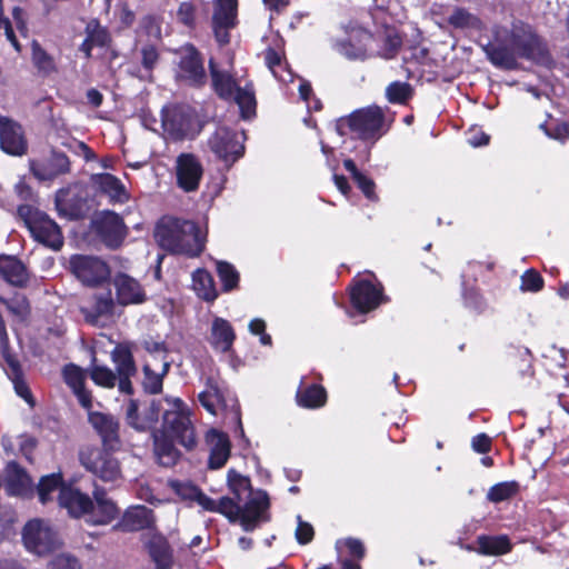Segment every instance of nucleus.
Wrapping results in <instances>:
<instances>
[{
    "instance_id": "bf43d9fd",
    "label": "nucleus",
    "mask_w": 569,
    "mask_h": 569,
    "mask_svg": "<svg viewBox=\"0 0 569 569\" xmlns=\"http://www.w3.org/2000/svg\"><path fill=\"white\" fill-rule=\"evenodd\" d=\"M540 128L550 139L558 140L560 142L569 140V122L567 121H561L552 127H549L547 123H542L540 124Z\"/></svg>"
},
{
    "instance_id": "20e7f679",
    "label": "nucleus",
    "mask_w": 569,
    "mask_h": 569,
    "mask_svg": "<svg viewBox=\"0 0 569 569\" xmlns=\"http://www.w3.org/2000/svg\"><path fill=\"white\" fill-rule=\"evenodd\" d=\"M120 449L88 445L79 450L80 465L103 482H113L122 477L121 463L114 456Z\"/></svg>"
},
{
    "instance_id": "0eeeda50",
    "label": "nucleus",
    "mask_w": 569,
    "mask_h": 569,
    "mask_svg": "<svg viewBox=\"0 0 569 569\" xmlns=\"http://www.w3.org/2000/svg\"><path fill=\"white\" fill-rule=\"evenodd\" d=\"M174 409L164 411L162 416V435L174 439L179 445L191 451L197 446L194 427L184 402L174 399Z\"/></svg>"
},
{
    "instance_id": "49530a36",
    "label": "nucleus",
    "mask_w": 569,
    "mask_h": 569,
    "mask_svg": "<svg viewBox=\"0 0 569 569\" xmlns=\"http://www.w3.org/2000/svg\"><path fill=\"white\" fill-rule=\"evenodd\" d=\"M402 37L395 28H387L379 57L386 60L396 58L402 47Z\"/></svg>"
},
{
    "instance_id": "6ab92c4d",
    "label": "nucleus",
    "mask_w": 569,
    "mask_h": 569,
    "mask_svg": "<svg viewBox=\"0 0 569 569\" xmlns=\"http://www.w3.org/2000/svg\"><path fill=\"white\" fill-rule=\"evenodd\" d=\"M88 421L101 440L100 447L121 448L120 422L116 417L100 411H90Z\"/></svg>"
},
{
    "instance_id": "a211bd4d",
    "label": "nucleus",
    "mask_w": 569,
    "mask_h": 569,
    "mask_svg": "<svg viewBox=\"0 0 569 569\" xmlns=\"http://www.w3.org/2000/svg\"><path fill=\"white\" fill-rule=\"evenodd\" d=\"M156 529L154 511L143 505L131 506L124 510L118 522L113 525V531L138 532Z\"/></svg>"
},
{
    "instance_id": "39448f33",
    "label": "nucleus",
    "mask_w": 569,
    "mask_h": 569,
    "mask_svg": "<svg viewBox=\"0 0 569 569\" xmlns=\"http://www.w3.org/2000/svg\"><path fill=\"white\" fill-rule=\"evenodd\" d=\"M18 214L23 219L34 240L53 250L62 248L63 236L61 229L48 214L30 204L19 206Z\"/></svg>"
},
{
    "instance_id": "79ce46f5",
    "label": "nucleus",
    "mask_w": 569,
    "mask_h": 569,
    "mask_svg": "<svg viewBox=\"0 0 569 569\" xmlns=\"http://www.w3.org/2000/svg\"><path fill=\"white\" fill-rule=\"evenodd\" d=\"M447 22L455 29L480 30L482 28L481 19L461 7L455 8Z\"/></svg>"
},
{
    "instance_id": "dca6fc26",
    "label": "nucleus",
    "mask_w": 569,
    "mask_h": 569,
    "mask_svg": "<svg viewBox=\"0 0 569 569\" xmlns=\"http://www.w3.org/2000/svg\"><path fill=\"white\" fill-rule=\"evenodd\" d=\"M0 149L14 157H21L28 151V141L22 126L6 116H0Z\"/></svg>"
},
{
    "instance_id": "de8ad7c7",
    "label": "nucleus",
    "mask_w": 569,
    "mask_h": 569,
    "mask_svg": "<svg viewBox=\"0 0 569 569\" xmlns=\"http://www.w3.org/2000/svg\"><path fill=\"white\" fill-rule=\"evenodd\" d=\"M413 96L410 83L393 81L386 89V97L390 103L406 104Z\"/></svg>"
},
{
    "instance_id": "4468645a",
    "label": "nucleus",
    "mask_w": 569,
    "mask_h": 569,
    "mask_svg": "<svg viewBox=\"0 0 569 569\" xmlns=\"http://www.w3.org/2000/svg\"><path fill=\"white\" fill-rule=\"evenodd\" d=\"M238 24V0H217L212 14V31L219 46L230 42L229 31Z\"/></svg>"
},
{
    "instance_id": "37998d69",
    "label": "nucleus",
    "mask_w": 569,
    "mask_h": 569,
    "mask_svg": "<svg viewBox=\"0 0 569 569\" xmlns=\"http://www.w3.org/2000/svg\"><path fill=\"white\" fill-rule=\"evenodd\" d=\"M216 270L223 292H231L239 288L240 274L232 263L218 261Z\"/></svg>"
},
{
    "instance_id": "a19ab883",
    "label": "nucleus",
    "mask_w": 569,
    "mask_h": 569,
    "mask_svg": "<svg viewBox=\"0 0 569 569\" xmlns=\"http://www.w3.org/2000/svg\"><path fill=\"white\" fill-rule=\"evenodd\" d=\"M174 441L164 435L154 439V451L162 466L170 467L178 461L180 453L174 447Z\"/></svg>"
},
{
    "instance_id": "774afa93",
    "label": "nucleus",
    "mask_w": 569,
    "mask_h": 569,
    "mask_svg": "<svg viewBox=\"0 0 569 569\" xmlns=\"http://www.w3.org/2000/svg\"><path fill=\"white\" fill-rule=\"evenodd\" d=\"M178 20L188 28L196 26V7L192 2H181L177 11Z\"/></svg>"
},
{
    "instance_id": "8fccbe9b",
    "label": "nucleus",
    "mask_w": 569,
    "mask_h": 569,
    "mask_svg": "<svg viewBox=\"0 0 569 569\" xmlns=\"http://www.w3.org/2000/svg\"><path fill=\"white\" fill-rule=\"evenodd\" d=\"M63 382L71 389L86 385V371L76 363H67L61 370Z\"/></svg>"
},
{
    "instance_id": "69168bd1",
    "label": "nucleus",
    "mask_w": 569,
    "mask_h": 569,
    "mask_svg": "<svg viewBox=\"0 0 569 569\" xmlns=\"http://www.w3.org/2000/svg\"><path fill=\"white\" fill-rule=\"evenodd\" d=\"M49 569H82L80 561L70 555H57L48 563Z\"/></svg>"
},
{
    "instance_id": "4be33fe9",
    "label": "nucleus",
    "mask_w": 569,
    "mask_h": 569,
    "mask_svg": "<svg viewBox=\"0 0 569 569\" xmlns=\"http://www.w3.org/2000/svg\"><path fill=\"white\" fill-rule=\"evenodd\" d=\"M373 39V33L365 28H353L347 39L337 42L339 53L349 60H366L368 43Z\"/></svg>"
},
{
    "instance_id": "393cba45",
    "label": "nucleus",
    "mask_w": 569,
    "mask_h": 569,
    "mask_svg": "<svg viewBox=\"0 0 569 569\" xmlns=\"http://www.w3.org/2000/svg\"><path fill=\"white\" fill-rule=\"evenodd\" d=\"M208 68L212 91L221 100H231L239 88L236 78L229 71L221 69L213 58L209 59Z\"/></svg>"
},
{
    "instance_id": "1a4fd4ad",
    "label": "nucleus",
    "mask_w": 569,
    "mask_h": 569,
    "mask_svg": "<svg viewBox=\"0 0 569 569\" xmlns=\"http://www.w3.org/2000/svg\"><path fill=\"white\" fill-rule=\"evenodd\" d=\"M176 79L193 89H202L207 84L204 59L193 43L188 42L181 47Z\"/></svg>"
},
{
    "instance_id": "864d4df0",
    "label": "nucleus",
    "mask_w": 569,
    "mask_h": 569,
    "mask_svg": "<svg viewBox=\"0 0 569 569\" xmlns=\"http://www.w3.org/2000/svg\"><path fill=\"white\" fill-rule=\"evenodd\" d=\"M236 498L221 497L216 505L214 512L223 515L230 521L238 520L241 511V506Z\"/></svg>"
},
{
    "instance_id": "bb28decb",
    "label": "nucleus",
    "mask_w": 569,
    "mask_h": 569,
    "mask_svg": "<svg viewBox=\"0 0 569 569\" xmlns=\"http://www.w3.org/2000/svg\"><path fill=\"white\" fill-rule=\"evenodd\" d=\"M146 549L157 569H171L173 567V549L169 540L161 532H153L146 542Z\"/></svg>"
},
{
    "instance_id": "6e6552de",
    "label": "nucleus",
    "mask_w": 569,
    "mask_h": 569,
    "mask_svg": "<svg viewBox=\"0 0 569 569\" xmlns=\"http://www.w3.org/2000/svg\"><path fill=\"white\" fill-rule=\"evenodd\" d=\"M348 291L350 305L359 315H367L389 301L382 283L368 278L353 279Z\"/></svg>"
},
{
    "instance_id": "13d9d810",
    "label": "nucleus",
    "mask_w": 569,
    "mask_h": 569,
    "mask_svg": "<svg viewBox=\"0 0 569 569\" xmlns=\"http://www.w3.org/2000/svg\"><path fill=\"white\" fill-rule=\"evenodd\" d=\"M0 351L4 362L8 366L7 375L9 379L19 378L20 376H23L24 373L20 365V361L11 352L10 345H8L7 347H0Z\"/></svg>"
},
{
    "instance_id": "58836bf2",
    "label": "nucleus",
    "mask_w": 569,
    "mask_h": 569,
    "mask_svg": "<svg viewBox=\"0 0 569 569\" xmlns=\"http://www.w3.org/2000/svg\"><path fill=\"white\" fill-rule=\"evenodd\" d=\"M270 508V499L264 490H259L241 507L240 515L253 518L256 520H268L262 515Z\"/></svg>"
},
{
    "instance_id": "7ed1b4c3",
    "label": "nucleus",
    "mask_w": 569,
    "mask_h": 569,
    "mask_svg": "<svg viewBox=\"0 0 569 569\" xmlns=\"http://www.w3.org/2000/svg\"><path fill=\"white\" fill-rule=\"evenodd\" d=\"M385 122L381 108L370 106L352 111L336 120V131L340 137H350L362 141L376 140Z\"/></svg>"
},
{
    "instance_id": "ddd939ff",
    "label": "nucleus",
    "mask_w": 569,
    "mask_h": 569,
    "mask_svg": "<svg viewBox=\"0 0 569 569\" xmlns=\"http://www.w3.org/2000/svg\"><path fill=\"white\" fill-rule=\"evenodd\" d=\"M203 166L194 153L182 152L176 159V183L184 192L199 189L203 178Z\"/></svg>"
},
{
    "instance_id": "ea45409f",
    "label": "nucleus",
    "mask_w": 569,
    "mask_h": 569,
    "mask_svg": "<svg viewBox=\"0 0 569 569\" xmlns=\"http://www.w3.org/2000/svg\"><path fill=\"white\" fill-rule=\"evenodd\" d=\"M89 376L96 386L106 389H112L119 382V378L113 370L104 365H97L96 356L92 357Z\"/></svg>"
},
{
    "instance_id": "a878e982",
    "label": "nucleus",
    "mask_w": 569,
    "mask_h": 569,
    "mask_svg": "<svg viewBox=\"0 0 569 569\" xmlns=\"http://www.w3.org/2000/svg\"><path fill=\"white\" fill-rule=\"evenodd\" d=\"M0 277L16 288H24L30 281L28 268L16 256L0 254Z\"/></svg>"
},
{
    "instance_id": "603ef678",
    "label": "nucleus",
    "mask_w": 569,
    "mask_h": 569,
    "mask_svg": "<svg viewBox=\"0 0 569 569\" xmlns=\"http://www.w3.org/2000/svg\"><path fill=\"white\" fill-rule=\"evenodd\" d=\"M520 290L523 292H539L545 287V279L538 270L530 268L526 270L521 278Z\"/></svg>"
},
{
    "instance_id": "5701e85b",
    "label": "nucleus",
    "mask_w": 569,
    "mask_h": 569,
    "mask_svg": "<svg viewBox=\"0 0 569 569\" xmlns=\"http://www.w3.org/2000/svg\"><path fill=\"white\" fill-rule=\"evenodd\" d=\"M206 442L210 446L208 459L209 469L217 470L222 468L231 452V442L228 435L218 429L211 428L206 433Z\"/></svg>"
},
{
    "instance_id": "f8f14e48",
    "label": "nucleus",
    "mask_w": 569,
    "mask_h": 569,
    "mask_svg": "<svg viewBox=\"0 0 569 569\" xmlns=\"http://www.w3.org/2000/svg\"><path fill=\"white\" fill-rule=\"evenodd\" d=\"M26 548L39 556L52 552L58 546L57 533L41 519L29 520L22 529Z\"/></svg>"
},
{
    "instance_id": "c756f323",
    "label": "nucleus",
    "mask_w": 569,
    "mask_h": 569,
    "mask_svg": "<svg viewBox=\"0 0 569 569\" xmlns=\"http://www.w3.org/2000/svg\"><path fill=\"white\" fill-rule=\"evenodd\" d=\"M328 400V393L323 386L312 383L303 386L301 381L300 387L296 392L297 405L305 409H319L322 408Z\"/></svg>"
},
{
    "instance_id": "72a5a7b5",
    "label": "nucleus",
    "mask_w": 569,
    "mask_h": 569,
    "mask_svg": "<svg viewBox=\"0 0 569 569\" xmlns=\"http://www.w3.org/2000/svg\"><path fill=\"white\" fill-rule=\"evenodd\" d=\"M94 183L99 187L102 193L110 197L112 201L126 202L129 196L121 180L111 173H99L93 176Z\"/></svg>"
},
{
    "instance_id": "f257e3e1",
    "label": "nucleus",
    "mask_w": 569,
    "mask_h": 569,
    "mask_svg": "<svg viewBox=\"0 0 569 569\" xmlns=\"http://www.w3.org/2000/svg\"><path fill=\"white\" fill-rule=\"evenodd\" d=\"M483 50L492 66L508 71L519 69L518 59L542 67L553 63L546 39L531 24L521 20L512 22L507 42L489 43Z\"/></svg>"
},
{
    "instance_id": "f03ea898",
    "label": "nucleus",
    "mask_w": 569,
    "mask_h": 569,
    "mask_svg": "<svg viewBox=\"0 0 569 569\" xmlns=\"http://www.w3.org/2000/svg\"><path fill=\"white\" fill-rule=\"evenodd\" d=\"M154 239L164 251L188 258L199 257L206 248L199 224L177 217H162L156 224Z\"/></svg>"
},
{
    "instance_id": "e433bc0d",
    "label": "nucleus",
    "mask_w": 569,
    "mask_h": 569,
    "mask_svg": "<svg viewBox=\"0 0 569 569\" xmlns=\"http://www.w3.org/2000/svg\"><path fill=\"white\" fill-rule=\"evenodd\" d=\"M240 109V116L244 120L253 118L257 113V100L252 84L239 87L232 97Z\"/></svg>"
},
{
    "instance_id": "5fc2aeb1",
    "label": "nucleus",
    "mask_w": 569,
    "mask_h": 569,
    "mask_svg": "<svg viewBox=\"0 0 569 569\" xmlns=\"http://www.w3.org/2000/svg\"><path fill=\"white\" fill-rule=\"evenodd\" d=\"M228 487L238 501L242 500V492L251 489L250 479L231 469L228 471Z\"/></svg>"
},
{
    "instance_id": "4c0bfd02",
    "label": "nucleus",
    "mask_w": 569,
    "mask_h": 569,
    "mask_svg": "<svg viewBox=\"0 0 569 569\" xmlns=\"http://www.w3.org/2000/svg\"><path fill=\"white\" fill-rule=\"evenodd\" d=\"M62 487H68L63 482L61 472H53L40 478L37 486L38 497L41 503H47L52 500V493L61 490Z\"/></svg>"
},
{
    "instance_id": "f3484780",
    "label": "nucleus",
    "mask_w": 569,
    "mask_h": 569,
    "mask_svg": "<svg viewBox=\"0 0 569 569\" xmlns=\"http://www.w3.org/2000/svg\"><path fill=\"white\" fill-rule=\"evenodd\" d=\"M71 162L69 157L56 149H52L50 156L44 161H30V172L39 181H52L60 176L70 173Z\"/></svg>"
},
{
    "instance_id": "c9c22d12",
    "label": "nucleus",
    "mask_w": 569,
    "mask_h": 569,
    "mask_svg": "<svg viewBox=\"0 0 569 569\" xmlns=\"http://www.w3.org/2000/svg\"><path fill=\"white\" fill-rule=\"evenodd\" d=\"M343 167L350 173L352 180L355 181L357 187L362 191L365 197L370 201H377L378 196L376 193L375 181L370 177L361 172L352 159L343 160Z\"/></svg>"
},
{
    "instance_id": "3c124183",
    "label": "nucleus",
    "mask_w": 569,
    "mask_h": 569,
    "mask_svg": "<svg viewBox=\"0 0 569 569\" xmlns=\"http://www.w3.org/2000/svg\"><path fill=\"white\" fill-rule=\"evenodd\" d=\"M143 380L142 389L148 395H159L163 389V375L153 371L149 365L142 368Z\"/></svg>"
},
{
    "instance_id": "09e8293b",
    "label": "nucleus",
    "mask_w": 569,
    "mask_h": 569,
    "mask_svg": "<svg viewBox=\"0 0 569 569\" xmlns=\"http://www.w3.org/2000/svg\"><path fill=\"white\" fill-rule=\"evenodd\" d=\"M86 39L96 47L103 48L111 42V37L107 28L102 27L98 19L90 20L84 29Z\"/></svg>"
},
{
    "instance_id": "2eb2a0df",
    "label": "nucleus",
    "mask_w": 569,
    "mask_h": 569,
    "mask_svg": "<svg viewBox=\"0 0 569 569\" xmlns=\"http://www.w3.org/2000/svg\"><path fill=\"white\" fill-rule=\"evenodd\" d=\"M111 360L116 366V375L119 378V391L132 396L134 388L131 378L137 375L138 369L130 346L124 342L118 343L111 351Z\"/></svg>"
},
{
    "instance_id": "680f3d73",
    "label": "nucleus",
    "mask_w": 569,
    "mask_h": 569,
    "mask_svg": "<svg viewBox=\"0 0 569 569\" xmlns=\"http://www.w3.org/2000/svg\"><path fill=\"white\" fill-rule=\"evenodd\" d=\"M342 543L347 549L348 556L350 557L349 559L360 562L366 557V547L360 539L349 537L346 538Z\"/></svg>"
},
{
    "instance_id": "c85d7f7f",
    "label": "nucleus",
    "mask_w": 569,
    "mask_h": 569,
    "mask_svg": "<svg viewBox=\"0 0 569 569\" xmlns=\"http://www.w3.org/2000/svg\"><path fill=\"white\" fill-rule=\"evenodd\" d=\"M114 301L111 290L108 289L101 293L92 296V305L90 308H82L81 311L84 319L90 325H97L102 317H110L113 313Z\"/></svg>"
},
{
    "instance_id": "e2e57ef3",
    "label": "nucleus",
    "mask_w": 569,
    "mask_h": 569,
    "mask_svg": "<svg viewBox=\"0 0 569 569\" xmlns=\"http://www.w3.org/2000/svg\"><path fill=\"white\" fill-rule=\"evenodd\" d=\"M264 61L273 76L282 81L286 79L279 74L280 69H284L281 54L273 48H268L264 52Z\"/></svg>"
},
{
    "instance_id": "a18cd8bd",
    "label": "nucleus",
    "mask_w": 569,
    "mask_h": 569,
    "mask_svg": "<svg viewBox=\"0 0 569 569\" xmlns=\"http://www.w3.org/2000/svg\"><path fill=\"white\" fill-rule=\"evenodd\" d=\"M31 59L33 66L43 76H49L57 71L54 59L37 41L32 42Z\"/></svg>"
},
{
    "instance_id": "b1692460",
    "label": "nucleus",
    "mask_w": 569,
    "mask_h": 569,
    "mask_svg": "<svg viewBox=\"0 0 569 569\" xmlns=\"http://www.w3.org/2000/svg\"><path fill=\"white\" fill-rule=\"evenodd\" d=\"M117 301L121 306L140 305L147 300L146 291L134 278L118 273L113 279Z\"/></svg>"
},
{
    "instance_id": "4d7b16f0",
    "label": "nucleus",
    "mask_w": 569,
    "mask_h": 569,
    "mask_svg": "<svg viewBox=\"0 0 569 569\" xmlns=\"http://www.w3.org/2000/svg\"><path fill=\"white\" fill-rule=\"evenodd\" d=\"M463 303L477 312H482L487 308V301L477 288H466L463 290Z\"/></svg>"
},
{
    "instance_id": "9b49d317",
    "label": "nucleus",
    "mask_w": 569,
    "mask_h": 569,
    "mask_svg": "<svg viewBox=\"0 0 569 569\" xmlns=\"http://www.w3.org/2000/svg\"><path fill=\"white\" fill-rule=\"evenodd\" d=\"M208 146L214 156L231 167L244 154L243 140L238 131L228 127H218L208 139Z\"/></svg>"
},
{
    "instance_id": "c03bdc74",
    "label": "nucleus",
    "mask_w": 569,
    "mask_h": 569,
    "mask_svg": "<svg viewBox=\"0 0 569 569\" xmlns=\"http://www.w3.org/2000/svg\"><path fill=\"white\" fill-rule=\"evenodd\" d=\"M520 491V485L516 480L498 482L490 487L487 499L490 502L499 503L516 497Z\"/></svg>"
},
{
    "instance_id": "423d86ee",
    "label": "nucleus",
    "mask_w": 569,
    "mask_h": 569,
    "mask_svg": "<svg viewBox=\"0 0 569 569\" xmlns=\"http://www.w3.org/2000/svg\"><path fill=\"white\" fill-rule=\"evenodd\" d=\"M67 270L84 287L98 288L109 283L110 266L100 257L74 253L68 260Z\"/></svg>"
},
{
    "instance_id": "052dcab7",
    "label": "nucleus",
    "mask_w": 569,
    "mask_h": 569,
    "mask_svg": "<svg viewBox=\"0 0 569 569\" xmlns=\"http://www.w3.org/2000/svg\"><path fill=\"white\" fill-rule=\"evenodd\" d=\"M141 417L139 413V402L136 399H130L126 411V421L128 426L137 431H144Z\"/></svg>"
},
{
    "instance_id": "7c9ffc66",
    "label": "nucleus",
    "mask_w": 569,
    "mask_h": 569,
    "mask_svg": "<svg viewBox=\"0 0 569 569\" xmlns=\"http://www.w3.org/2000/svg\"><path fill=\"white\" fill-rule=\"evenodd\" d=\"M477 548L468 547L469 550H476L482 556H502L511 551L512 545L506 535L489 536L480 535L477 537Z\"/></svg>"
},
{
    "instance_id": "f704fd0d",
    "label": "nucleus",
    "mask_w": 569,
    "mask_h": 569,
    "mask_svg": "<svg viewBox=\"0 0 569 569\" xmlns=\"http://www.w3.org/2000/svg\"><path fill=\"white\" fill-rule=\"evenodd\" d=\"M7 486L10 492L26 496L31 490V478L19 463L11 462L9 463Z\"/></svg>"
},
{
    "instance_id": "cd10ccee",
    "label": "nucleus",
    "mask_w": 569,
    "mask_h": 569,
    "mask_svg": "<svg viewBox=\"0 0 569 569\" xmlns=\"http://www.w3.org/2000/svg\"><path fill=\"white\" fill-rule=\"evenodd\" d=\"M236 340V332L231 323L223 318L216 317L210 331V345L221 352H229Z\"/></svg>"
},
{
    "instance_id": "412c9836",
    "label": "nucleus",
    "mask_w": 569,
    "mask_h": 569,
    "mask_svg": "<svg viewBox=\"0 0 569 569\" xmlns=\"http://www.w3.org/2000/svg\"><path fill=\"white\" fill-rule=\"evenodd\" d=\"M58 501L62 508L67 509L69 516L76 519L89 518V513L93 509L92 498L70 485L61 488L60 493H58Z\"/></svg>"
},
{
    "instance_id": "aec40b11",
    "label": "nucleus",
    "mask_w": 569,
    "mask_h": 569,
    "mask_svg": "<svg viewBox=\"0 0 569 569\" xmlns=\"http://www.w3.org/2000/svg\"><path fill=\"white\" fill-rule=\"evenodd\" d=\"M93 509L87 521L93 526H107L119 518L120 508L108 496L103 487L96 486L92 491Z\"/></svg>"
},
{
    "instance_id": "473e14b6",
    "label": "nucleus",
    "mask_w": 569,
    "mask_h": 569,
    "mask_svg": "<svg viewBox=\"0 0 569 569\" xmlns=\"http://www.w3.org/2000/svg\"><path fill=\"white\" fill-rule=\"evenodd\" d=\"M163 129L173 141L184 140L191 128L190 117L182 111H173L163 121Z\"/></svg>"
},
{
    "instance_id": "6e6d98bb",
    "label": "nucleus",
    "mask_w": 569,
    "mask_h": 569,
    "mask_svg": "<svg viewBox=\"0 0 569 569\" xmlns=\"http://www.w3.org/2000/svg\"><path fill=\"white\" fill-rule=\"evenodd\" d=\"M141 64L148 73H152L160 60L158 48L152 43H146L140 49Z\"/></svg>"
},
{
    "instance_id": "9d476101",
    "label": "nucleus",
    "mask_w": 569,
    "mask_h": 569,
    "mask_svg": "<svg viewBox=\"0 0 569 569\" xmlns=\"http://www.w3.org/2000/svg\"><path fill=\"white\" fill-rule=\"evenodd\" d=\"M94 236L109 249H118L128 234L123 218L114 211L103 210L91 220Z\"/></svg>"
},
{
    "instance_id": "2f4dec72",
    "label": "nucleus",
    "mask_w": 569,
    "mask_h": 569,
    "mask_svg": "<svg viewBox=\"0 0 569 569\" xmlns=\"http://www.w3.org/2000/svg\"><path fill=\"white\" fill-rule=\"evenodd\" d=\"M192 288L196 295L206 302H213L219 293L212 274L204 268L192 272Z\"/></svg>"
},
{
    "instance_id": "0e129e2a",
    "label": "nucleus",
    "mask_w": 569,
    "mask_h": 569,
    "mask_svg": "<svg viewBox=\"0 0 569 569\" xmlns=\"http://www.w3.org/2000/svg\"><path fill=\"white\" fill-rule=\"evenodd\" d=\"M222 398L218 387H212V391L204 390L198 395L200 405L211 415L217 413L216 401Z\"/></svg>"
},
{
    "instance_id": "338daca9",
    "label": "nucleus",
    "mask_w": 569,
    "mask_h": 569,
    "mask_svg": "<svg viewBox=\"0 0 569 569\" xmlns=\"http://www.w3.org/2000/svg\"><path fill=\"white\" fill-rule=\"evenodd\" d=\"M161 412V403L157 400H152L150 406L144 410L141 421L144 426V431L156 427Z\"/></svg>"
}]
</instances>
